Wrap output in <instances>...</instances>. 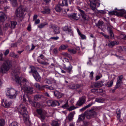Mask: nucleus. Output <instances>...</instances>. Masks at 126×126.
I'll use <instances>...</instances> for the list:
<instances>
[{
  "mask_svg": "<svg viewBox=\"0 0 126 126\" xmlns=\"http://www.w3.org/2000/svg\"><path fill=\"white\" fill-rule=\"evenodd\" d=\"M68 51L70 52L73 54H75L76 52V51L73 49H68Z\"/></svg>",
  "mask_w": 126,
  "mask_h": 126,
  "instance_id": "obj_43",
  "label": "nucleus"
},
{
  "mask_svg": "<svg viewBox=\"0 0 126 126\" xmlns=\"http://www.w3.org/2000/svg\"><path fill=\"white\" fill-rule=\"evenodd\" d=\"M32 75L35 80L37 81H39L41 79V77L39 75L37 71L34 72L32 74Z\"/></svg>",
  "mask_w": 126,
  "mask_h": 126,
  "instance_id": "obj_16",
  "label": "nucleus"
},
{
  "mask_svg": "<svg viewBox=\"0 0 126 126\" xmlns=\"http://www.w3.org/2000/svg\"><path fill=\"white\" fill-rule=\"evenodd\" d=\"M48 23L47 22H45L39 24L38 26V27L39 28L41 29L44 27Z\"/></svg>",
  "mask_w": 126,
  "mask_h": 126,
  "instance_id": "obj_27",
  "label": "nucleus"
},
{
  "mask_svg": "<svg viewBox=\"0 0 126 126\" xmlns=\"http://www.w3.org/2000/svg\"><path fill=\"white\" fill-rule=\"evenodd\" d=\"M18 109L19 112L20 114L23 115L24 116L26 114H27V112L26 110V109L22 105L20 104L19 105Z\"/></svg>",
  "mask_w": 126,
  "mask_h": 126,
  "instance_id": "obj_6",
  "label": "nucleus"
},
{
  "mask_svg": "<svg viewBox=\"0 0 126 126\" xmlns=\"http://www.w3.org/2000/svg\"><path fill=\"white\" fill-rule=\"evenodd\" d=\"M95 90L97 91V92H103V90L100 89H95Z\"/></svg>",
  "mask_w": 126,
  "mask_h": 126,
  "instance_id": "obj_63",
  "label": "nucleus"
},
{
  "mask_svg": "<svg viewBox=\"0 0 126 126\" xmlns=\"http://www.w3.org/2000/svg\"><path fill=\"white\" fill-rule=\"evenodd\" d=\"M34 86L39 91L41 90V86L38 83H36L34 84Z\"/></svg>",
  "mask_w": 126,
  "mask_h": 126,
  "instance_id": "obj_35",
  "label": "nucleus"
},
{
  "mask_svg": "<svg viewBox=\"0 0 126 126\" xmlns=\"http://www.w3.org/2000/svg\"><path fill=\"white\" fill-rule=\"evenodd\" d=\"M12 104L11 102H8L7 100H2V106L6 108L9 107Z\"/></svg>",
  "mask_w": 126,
  "mask_h": 126,
  "instance_id": "obj_15",
  "label": "nucleus"
},
{
  "mask_svg": "<svg viewBox=\"0 0 126 126\" xmlns=\"http://www.w3.org/2000/svg\"><path fill=\"white\" fill-rule=\"evenodd\" d=\"M98 13H100L102 14H104L106 13V12L104 10H99L98 11Z\"/></svg>",
  "mask_w": 126,
  "mask_h": 126,
  "instance_id": "obj_54",
  "label": "nucleus"
},
{
  "mask_svg": "<svg viewBox=\"0 0 126 126\" xmlns=\"http://www.w3.org/2000/svg\"><path fill=\"white\" fill-rule=\"evenodd\" d=\"M50 9L47 7H45L44 8V10L41 11V12L44 14H49L50 13Z\"/></svg>",
  "mask_w": 126,
  "mask_h": 126,
  "instance_id": "obj_22",
  "label": "nucleus"
},
{
  "mask_svg": "<svg viewBox=\"0 0 126 126\" xmlns=\"http://www.w3.org/2000/svg\"><path fill=\"white\" fill-rule=\"evenodd\" d=\"M3 54L2 53H0V61L3 60Z\"/></svg>",
  "mask_w": 126,
  "mask_h": 126,
  "instance_id": "obj_59",
  "label": "nucleus"
},
{
  "mask_svg": "<svg viewBox=\"0 0 126 126\" xmlns=\"http://www.w3.org/2000/svg\"><path fill=\"white\" fill-rule=\"evenodd\" d=\"M51 125L52 126H59V124L58 121L54 120L52 122Z\"/></svg>",
  "mask_w": 126,
  "mask_h": 126,
  "instance_id": "obj_32",
  "label": "nucleus"
},
{
  "mask_svg": "<svg viewBox=\"0 0 126 126\" xmlns=\"http://www.w3.org/2000/svg\"><path fill=\"white\" fill-rule=\"evenodd\" d=\"M20 74L18 70L17 69H15L13 70L11 73L12 77L15 79L16 81L18 83L21 87V89H22L26 86L29 83L28 80L25 78H21V81H20L21 79L18 76Z\"/></svg>",
  "mask_w": 126,
  "mask_h": 126,
  "instance_id": "obj_1",
  "label": "nucleus"
},
{
  "mask_svg": "<svg viewBox=\"0 0 126 126\" xmlns=\"http://www.w3.org/2000/svg\"><path fill=\"white\" fill-rule=\"evenodd\" d=\"M9 126H18V124L16 122H13L10 124Z\"/></svg>",
  "mask_w": 126,
  "mask_h": 126,
  "instance_id": "obj_44",
  "label": "nucleus"
},
{
  "mask_svg": "<svg viewBox=\"0 0 126 126\" xmlns=\"http://www.w3.org/2000/svg\"><path fill=\"white\" fill-rule=\"evenodd\" d=\"M103 22L102 21H98V22L96 24V26L98 27L101 26L103 24Z\"/></svg>",
  "mask_w": 126,
  "mask_h": 126,
  "instance_id": "obj_45",
  "label": "nucleus"
},
{
  "mask_svg": "<svg viewBox=\"0 0 126 126\" xmlns=\"http://www.w3.org/2000/svg\"><path fill=\"white\" fill-rule=\"evenodd\" d=\"M17 24V22L15 21H11L10 27L12 28H14Z\"/></svg>",
  "mask_w": 126,
  "mask_h": 126,
  "instance_id": "obj_29",
  "label": "nucleus"
},
{
  "mask_svg": "<svg viewBox=\"0 0 126 126\" xmlns=\"http://www.w3.org/2000/svg\"><path fill=\"white\" fill-rule=\"evenodd\" d=\"M42 97V95L40 94H37L34 96V98L35 101H37L41 99Z\"/></svg>",
  "mask_w": 126,
  "mask_h": 126,
  "instance_id": "obj_30",
  "label": "nucleus"
},
{
  "mask_svg": "<svg viewBox=\"0 0 126 126\" xmlns=\"http://www.w3.org/2000/svg\"><path fill=\"white\" fill-rule=\"evenodd\" d=\"M48 106H50L54 107L56 105L59 106L60 105L59 102L57 101L49 100L47 102Z\"/></svg>",
  "mask_w": 126,
  "mask_h": 126,
  "instance_id": "obj_8",
  "label": "nucleus"
},
{
  "mask_svg": "<svg viewBox=\"0 0 126 126\" xmlns=\"http://www.w3.org/2000/svg\"><path fill=\"white\" fill-rule=\"evenodd\" d=\"M37 61L40 63L45 65H47L49 64V63L45 61L41 62L39 59H37Z\"/></svg>",
  "mask_w": 126,
  "mask_h": 126,
  "instance_id": "obj_36",
  "label": "nucleus"
},
{
  "mask_svg": "<svg viewBox=\"0 0 126 126\" xmlns=\"http://www.w3.org/2000/svg\"><path fill=\"white\" fill-rule=\"evenodd\" d=\"M22 89L25 93L29 94L32 93L33 91V89L32 87L27 86Z\"/></svg>",
  "mask_w": 126,
  "mask_h": 126,
  "instance_id": "obj_13",
  "label": "nucleus"
},
{
  "mask_svg": "<svg viewBox=\"0 0 126 126\" xmlns=\"http://www.w3.org/2000/svg\"><path fill=\"white\" fill-rule=\"evenodd\" d=\"M17 92L13 89H10L8 90L6 95L11 99L15 98L17 95Z\"/></svg>",
  "mask_w": 126,
  "mask_h": 126,
  "instance_id": "obj_4",
  "label": "nucleus"
},
{
  "mask_svg": "<svg viewBox=\"0 0 126 126\" xmlns=\"http://www.w3.org/2000/svg\"><path fill=\"white\" fill-rule=\"evenodd\" d=\"M4 120L0 119V126H4Z\"/></svg>",
  "mask_w": 126,
  "mask_h": 126,
  "instance_id": "obj_46",
  "label": "nucleus"
},
{
  "mask_svg": "<svg viewBox=\"0 0 126 126\" xmlns=\"http://www.w3.org/2000/svg\"><path fill=\"white\" fill-rule=\"evenodd\" d=\"M63 31H65L66 33L68 34H72V32L70 27L67 26H65L63 28Z\"/></svg>",
  "mask_w": 126,
  "mask_h": 126,
  "instance_id": "obj_17",
  "label": "nucleus"
},
{
  "mask_svg": "<svg viewBox=\"0 0 126 126\" xmlns=\"http://www.w3.org/2000/svg\"><path fill=\"white\" fill-rule=\"evenodd\" d=\"M101 33L107 39H109V37L108 35H106L102 32H101Z\"/></svg>",
  "mask_w": 126,
  "mask_h": 126,
  "instance_id": "obj_55",
  "label": "nucleus"
},
{
  "mask_svg": "<svg viewBox=\"0 0 126 126\" xmlns=\"http://www.w3.org/2000/svg\"><path fill=\"white\" fill-rule=\"evenodd\" d=\"M24 120L27 126H30L31 125V122L30 121L28 117V115L26 114L24 116Z\"/></svg>",
  "mask_w": 126,
  "mask_h": 126,
  "instance_id": "obj_14",
  "label": "nucleus"
},
{
  "mask_svg": "<svg viewBox=\"0 0 126 126\" xmlns=\"http://www.w3.org/2000/svg\"><path fill=\"white\" fill-rule=\"evenodd\" d=\"M50 29H52L54 30V32L55 34H57L59 33L60 32V29L58 27L53 24H51L49 25Z\"/></svg>",
  "mask_w": 126,
  "mask_h": 126,
  "instance_id": "obj_9",
  "label": "nucleus"
},
{
  "mask_svg": "<svg viewBox=\"0 0 126 126\" xmlns=\"http://www.w3.org/2000/svg\"><path fill=\"white\" fill-rule=\"evenodd\" d=\"M12 62L10 60H7L3 63L0 68V73L4 74L7 73L12 66Z\"/></svg>",
  "mask_w": 126,
  "mask_h": 126,
  "instance_id": "obj_2",
  "label": "nucleus"
},
{
  "mask_svg": "<svg viewBox=\"0 0 126 126\" xmlns=\"http://www.w3.org/2000/svg\"><path fill=\"white\" fill-rule=\"evenodd\" d=\"M76 108L74 107V106H71L68 109V110L69 111H71L75 109Z\"/></svg>",
  "mask_w": 126,
  "mask_h": 126,
  "instance_id": "obj_49",
  "label": "nucleus"
},
{
  "mask_svg": "<svg viewBox=\"0 0 126 126\" xmlns=\"http://www.w3.org/2000/svg\"><path fill=\"white\" fill-rule=\"evenodd\" d=\"M9 25L8 23H6L5 26H4V29L5 30L7 29L8 28H9Z\"/></svg>",
  "mask_w": 126,
  "mask_h": 126,
  "instance_id": "obj_53",
  "label": "nucleus"
},
{
  "mask_svg": "<svg viewBox=\"0 0 126 126\" xmlns=\"http://www.w3.org/2000/svg\"><path fill=\"white\" fill-rule=\"evenodd\" d=\"M10 55L14 58H18V56L17 55L15 54L13 52L10 53Z\"/></svg>",
  "mask_w": 126,
  "mask_h": 126,
  "instance_id": "obj_33",
  "label": "nucleus"
},
{
  "mask_svg": "<svg viewBox=\"0 0 126 126\" xmlns=\"http://www.w3.org/2000/svg\"><path fill=\"white\" fill-rule=\"evenodd\" d=\"M72 66L70 65L69 67L67 68H65V69L67 70L68 72H70L72 70Z\"/></svg>",
  "mask_w": 126,
  "mask_h": 126,
  "instance_id": "obj_42",
  "label": "nucleus"
},
{
  "mask_svg": "<svg viewBox=\"0 0 126 126\" xmlns=\"http://www.w3.org/2000/svg\"><path fill=\"white\" fill-rule=\"evenodd\" d=\"M68 47V46L67 45H63L60 46V48L62 50H64Z\"/></svg>",
  "mask_w": 126,
  "mask_h": 126,
  "instance_id": "obj_41",
  "label": "nucleus"
},
{
  "mask_svg": "<svg viewBox=\"0 0 126 126\" xmlns=\"http://www.w3.org/2000/svg\"><path fill=\"white\" fill-rule=\"evenodd\" d=\"M116 114L117 115V117L119 118L120 117V111L119 109H117L116 111Z\"/></svg>",
  "mask_w": 126,
  "mask_h": 126,
  "instance_id": "obj_39",
  "label": "nucleus"
},
{
  "mask_svg": "<svg viewBox=\"0 0 126 126\" xmlns=\"http://www.w3.org/2000/svg\"><path fill=\"white\" fill-rule=\"evenodd\" d=\"M120 37L122 39L126 40V35L125 34H121L120 35Z\"/></svg>",
  "mask_w": 126,
  "mask_h": 126,
  "instance_id": "obj_51",
  "label": "nucleus"
},
{
  "mask_svg": "<svg viewBox=\"0 0 126 126\" xmlns=\"http://www.w3.org/2000/svg\"><path fill=\"white\" fill-rule=\"evenodd\" d=\"M45 81L46 83L48 84H50L52 82V80L51 79H45Z\"/></svg>",
  "mask_w": 126,
  "mask_h": 126,
  "instance_id": "obj_38",
  "label": "nucleus"
},
{
  "mask_svg": "<svg viewBox=\"0 0 126 126\" xmlns=\"http://www.w3.org/2000/svg\"><path fill=\"white\" fill-rule=\"evenodd\" d=\"M126 13L125 10H122L118 12L116 11H113L109 12V14L111 15H117L122 16L124 15Z\"/></svg>",
  "mask_w": 126,
  "mask_h": 126,
  "instance_id": "obj_10",
  "label": "nucleus"
},
{
  "mask_svg": "<svg viewBox=\"0 0 126 126\" xmlns=\"http://www.w3.org/2000/svg\"><path fill=\"white\" fill-rule=\"evenodd\" d=\"M123 78V75L120 76L118 77L116 84L115 86V88H118L120 86Z\"/></svg>",
  "mask_w": 126,
  "mask_h": 126,
  "instance_id": "obj_12",
  "label": "nucleus"
},
{
  "mask_svg": "<svg viewBox=\"0 0 126 126\" xmlns=\"http://www.w3.org/2000/svg\"><path fill=\"white\" fill-rule=\"evenodd\" d=\"M9 52V50L8 49H7L5 50L4 53V55L5 56H6L7 55Z\"/></svg>",
  "mask_w": 126,
  "mask_h": 126,
  "instance_id": "obj_60",
  "label": "nucleus"
},
{
  "mask_svg": "<svg viewBox=\"0 0 126 126\" xmlns=\"http://www.w3.org/2000/svg\"><path fill=\"white\" fill-rule=\"evenodd\" d=\"M61 6H68V4L67 3V0H63L62 1V3L60 4Z\"/></svg>",
  "mask_w": 126,
  "mask_h": 126,
  "instance_id": "obj_34",
  "label": "nucleus"
},
{
  "mask_svg": "<svg viewBox=\"0 0 126 126\" xmlns=\"http://www.w3.org/2000/svg\"><path fill=\"white\" fill-rule=\"evenodd\" d=\"M61 4H58L56 5L55 9L57 12H60L63 10Z\"/></svg>",
  "mask_w": 126,
  "mask_h": 126,
  "instance_id": "obj_20",
  "label": "nucleus"
},
{
  "mask_svg": "<svg viewBox=\"0 0 126 126\" xmlns=\"http://www.w3.org/2000/svg\"><path fill=\"white\" fill-rule=\"evenodd\" d=\"M79 35L80 36L82 39H86V37L85 35H84L83 34H82L81 33H80V34H79Z\"/></svg>",
  "mask_w": 126,
  "mask_h": 126,
  "instance_id": "obj_50",
  "label": "nucleus"
},
{
  "mask_svg": "<svg viewBox=\"0 0 126 126\" xmlns=\"http://www.w3.org/2000/svg\"><path fill=\"white\" fill-rule=\"evenodd\" d=\"M113 82V80H111L110 82H108L106 84V86L108 87H110L112 86Z\"/></svg>",
  "mask_w": 126,
  "mask_h": 126,
  "instance_id": "obj_28",
  "label": "nucleus"
},
{
  "mask_svg": "<svg viewBox=\"0 0 126 126\" xmlns=\"http://www.w3.org/2000/svg\"><path fill=\"white\" fill-rule=\"evenodd\" d=\"M27 95H24L23 96V102H24V103H25L26 101V97H27Z\"/></svg>",
  "mask_w": 126,
  "mask_h": 126,
  "instance_id": "obj_58",
  "label": "nucleus"
},
{
  "mask_svg": "<svg viewBox=\"0 0 126 126\" xmlns=\"http://www.w3.org/2000/svg\"><path fill=\"white\" fill-rule=\"evenodd\" d=\"M73 115L72 113H70L68 115V119L69 121H71L73 119Z\"/></svg>",
  "mask_w": 126,
  "mask_h": 126,
  "instance_id": "obj_40",
  "label": "nucleus"
},
{
  "mask_svg": "<svg viewBox=\"0 0 126 126\" xmlns=\"http://www.w3.org/2000/svg\"><path fill=\"white\" fill-rule=\"evenodd\" d=\"M70 88L72 89H76V85L73 84L71 85Z\"/></svg>",
  "mask_w": 126,
  "mask_h": 126,
  "instance_id": "obj_56",
  "label": "nucleus"
},
{
  "mask_svg": "<svg viewBox=\"0 0 126 126\" xmlns=\"http://www.w3.org/2000/svg\"><path fill=\"white\" fill-rule=\"evenodd\" d=\"M31 71L29 72L30 73H33L34 72L37 71L35 70L34 66H32L31 67Z\"/></svg>",
  "mask_w": 126,
  "mask_h": 126,
  "instance_id": "obj_47",
  "label": "nucleus"
},
{
  "mask_svg": "<svg viewBox=\"0 0 126 126\" xmlns=\"http://www.w3.org/2000/svg\"><path fill=\"white\" fill-rule=\"evenodd\" d=\"M85 116L86 115L85 114V112L83 114L79 115L78 121L79 122L80 121L83 120L85 118Z\"/></svg>",
  "mask_w": 126,
  "mask_h": 126,
  "instance_id": "obj_26",
  "label": "nucleus"
},
{
  "mask_svg": "<svg viewBox=\"0 0 126 126\" xmlns=\"http://www.w3.org/2000/svg\"><path fill=\"white\" fill-rule=\"evenodd\" d=\"M90 5L92 10L94 11H95L96 10V5Z\"/></svg>",
  "mask_w": 126,
  "mask_h": 126,
  "instance_id": "obj_48",
  "label": "nucleus"
},
{
  "mask_svg": "<svg viewBox=\"0 0 126 126\" xmlns=\"http://www.w3.org/2000/svg\"><path fill=\"white\" fill-rule=\"evenodd\" d=\"M119 42L117 41H114L111 42L109 43L108 44V46L110 47H112L113 46L118 45L119 44Z\"/></svg>",
  "mask_w": 126,
  "mask_h": 126,
  "instance_id": "obj_23",
  "label": "nucleus"
},
{
  "mask_svg": "<svg viewBox=\"0 0 126 126\" xmlns=\"http://www.w3.org/2000/svg\"><path fill=\"white\" fill-rule=\"evenodd\" d=\"M26 11L25 8L20 7L18 8L16 11V15L17 17H23L25 15L24 12Z\"/></svg>",
  "mask_w": 126,
  "mask_h": 126,
  "instance_id": "obj_3",
  "label": "nucleus"
},
{
  "mask_svg": "<svg viewBox=\"0 0 126 126\" xmlns=\"http://www.w3.org/2000/svg\"><path fill=\"white\" fill-rule=\"evenodd\" d=\"M90 2V5H96V0H89Z\"/></svg>",
  "mask_w": 126,
  "mask_h": 126,
  "instance_id": "obj_37",
  "label": "nucleus"
},
{
  "mask_svg": "<svg viewBox=\"0 0 126 126\" xmlns=\"http://www.w3.org/2000/svg\"><path fill=\"white\" fill-rule=\"evenodd\" d=\"M59 37H58L57 36V37H51L50 38V39H53V40H57L58 39H59Z\"/></svg>",
  "mask_w": 126,
  "mask_h": 126,
  "instance_id": "obj_61",
  "label": "nucleus"
},
{
  "mask_svg": "<svg viewBox=\"0 0 126 126\" xmlns=\"http://www.w3.org/2000/svg\"><path fill=\"white\" fill-rule=\"evenodd\" d=\"M5 14L2 12H0V21L3 22L5 20Z\"/></svg>",
  "mask_w": 126,
  "mask_h": 126,
  "instance_id": "obj_24",
  "label": "nucleus"
},
{
  "mask_svg": "<svg viewBox=\"0 0 126 126\" xmlns=\"http://www.w3.org/2000/svg\"><path fill=\"white\" fill-rule=\"evenodd\" d=\"M94 104V103L93 102H91L88 105L83 107L82 109L80 110V111H83L85 110L86 109L90 107L92 105Z\"/></svg>",
  "mask_w": 126,
  "mask_h": 126,
  "instance_id": "obj_25",
  "label": "nucleus"
},
{
  "mask_svg": "<svg viewBox=\"0 0 126 126\" xmlns=\"http://www.w3.org/2000/svg\"><path fill=\"white\" fill-rule=\"evenodd\" d=\"M41 106V105L39 103H38L36 102L35 103V107L39 108Z\"/></svg>",
  "mask_w": 126,
  "mask_h": 126,
  "instance_id": "obj_57",
  "label": "nucleus"
},
{
  "mask_svg": "<svg viewBox=\"0 0 126 126\" xmlns=\"http://www.w3.org/2000/svg\"><path fill=\"white\" fill-rule=\"evenodd\" d=\"M36 111L38 114L40 115L41 119H45L47 114V112L46 111H42L41 109H37Z\"/></svg>",
  "mask_w": 126,
  "mask_h": 126,
  "instance_id": "obj_11",
  "label": "nucleus"
},
{
  "mask_svg": "<svg viewBox=\"0 0 126 126\" xmlns=\"http://www.w3.org/2000/svg\"><path fill=\"white\" fill-rule=\"evenodd\" d=\"M79 10L80 12L81 15L83 19L84 20H87L86 18V16L84 11L80 9H79Z\"/></svg>",
  "mask_w": 126,
  "mask_h": 126,
  "instance_id": "obj_21",
  "label": "nucleus"
},
{
  "mask_svg": "<svg viewBox=\"0 0 126 126\" xmlns=\"http://www.w3.org/2000/svg\"><path fill=\"white\" fill-rule=\"evenodd\" d=\"M105 99L101 98H96L95 99V101L98 103H102L104 101Z\"/></svg>",
  "mask_w": 126,
  "mask_h": 126,
  "instance_id": "obj_31",
  "label": "nucleus"
},
{
  "mask_svg": "<svg viewBox=\"0 0 126 126\" xmlns=\"http://www.w3.org/2000/svg\"><path fill=\"white\" fill-rule=\"evenodd\" d=\"M37 17V15H34L33 19V21H34Z\"/></svg>",
  "mask_w": 126,
  "mask_h": 126,
  "instance_id": "obj_62",
  "label": "nucleus"
},
{
  "mask_svg": "<svg viewBox=\"0 0 126 126\" xmlns=\"http://www.w3.org/2000/svg\"><path fill=\"white\" fill-rule=\"evenodd\" d=\"M85 114L87 118L91 119L95 116L96 113L94 110H92L85 112Z\"/></svg>",
  "mask_w": 126,
  "mask_h": 126,
  "instance_id": "obj_5",
  "label": "nucleus"
},
{
  "mask_svg": "<svg viewBox=\"0 0 126 126\" xmlns=\"http://www.w3.org/2000/svg\"><path fill=\"white\" fill-rule=\"evenodd\" d=\"M68 17L72 20H77L80 18V16L79 14L74 13L67 14Z\"/></svg>",
  "mask_w": 126,
  "mask_h": 126,
  "instance_id": "obj_7",
  "label": "nucleus"
},
{
  "mask_svg": "<svg viewBox=\"0 0 126 126\" xmlns=\"http://www.w3.org/2000/svg\"><path fill=\"white\" fill-rule=\"evenodd\" d=\"M54 96L58 98H61L63 96V94L58 91H56L54 92Z\"/></svg>",
  "mask_w": 126,
  "mask_h": 126,
  "instance_id": "obj_19",
  "label": "nucleus"
},
{
  "mask_svg": "<svg viewBox=\"0 0 126 126\" xmlns=\"http://www.w3.org/2000/svg\"><path fill=\"white\" fill-rule=\"evenodd\" d=\"M85 102V100L84 98L81 97L79 98L77 104L79 106H81Z\"/></svg>",
  "mask_w": 126,
  "mask_h": 126,
  "instance_id": "obj_18",
  "label": "nucleus"
},
{
  "mask_svg": "<svg viewBox=\"0 0 126 126\" xmlns=\"http://www.w3.org/2000/svg\"><path fill=\"white\" fill-rule=\"evenodd\" d=\"M99 83H96L94 84V86L95 87H98L99 86Z\"/></svg>",
  "mask_w": 126,
  "mask_h": 126,
  "instance_id": "obj_64",
  "label": "nucleus"
},
{
  "mask_svg": "<svg viewBox=\"0 0 126 126\" xmlns=\"http://www.w3.org/2000/svg\"><path fill=\"white\" fill-rule=\"evenodd\" d=\"M69 106L68 104V102H67L64 104L63 105L62 107L63 108L68 107Z\"/></svg>",
  "mask_w": 126,
  "mask_h": 126,
  "instance_id": "obj_52",
  "label": "nucleus"
}]
</instances>
